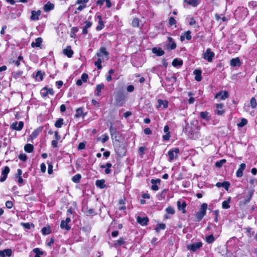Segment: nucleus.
I'll use <instances>...</instances> for the list:
<instances>
[{
    "instance_id": "f257e3e1",
    "label": "nucleus",
    "mask_w": 257,
    "mask_h": 257,
    "mask_svg": "<svg viewBox=\"0 0 257 257\" xmlns=\"http://www.w3.org/2000/svg\"><path fill=\"white\" fill-rule=\"evenodd\" d=\"M207 204L203 203L199 209V211L196 214V218L197 221H200L206 214V210L207 209Z\"/></svg>"
},
{
    "instance_id": "f03ea898",
    "label": "nucleus",
    "mask_w": 257,
    "mask_h": 257,
    "mask_svg": "<svg viewBox=\"0 0 257 257\" xmlns=\"http://www.w3.org/2000/svg\"><path fill=\"white\" fill-rule=\"evenodd\" d=\"M214 53L211 51L210 48H208L202 54V57L208 62H211L212 58L214 57Z\"/></svg>"
},
{
    "instance_id": "7ed1b4c3",
    "label": "nucleus",
    "mask_w": 257,
    "mask_h": 257,
    "mask_svg": "<svg viewBox=\"0 0 257 257\" xmlns=\"http://www.w3.org/2000/svg\"><path fill=\"white\" fill-rule=\"evenodd\" d=\"M180 152L179 149L178 148H175L172 150H170L168 154L169 157V161L171 162L174 159H176L178 158V154Z\"/></svg>"
},
{
    "instance_id": "20e7f679",
    "label": "nucleus",
    "mask_w": 257,
    "mask_h": 257,
    "mask_svg": "<svg viewBox=\"0 0 257 257\" xmlns=\"http://www.w3.org/2000/svg\"><path fill=\"white\" fill-rule=\"evenodd\" d=\"M202 246L201 242H198L195 243L187 245V248L188 250H191L193 252L195 251L197 249L200 248Z\"/></svg>"
},
{
    "instance_id": "39448f33",
    "label": "nucleus",
    "mask_w": 257,
    "mask_h": 257,
    "mask_svg": "<svg viewBox=\"0 0 257 257\" xmlns=\"http://www.w3.org/2000/svg\"><path fill=\"white\" fill-rule=\"evenodd\" d=\"M24 126V122L22 121L18 123L17 121L13 122L10 126V128L14 130L21 131Z\"/></svg>"
},
{
    "instance_id": "423d86ee",
    "label": "nucleus",
    "mask_w": 257,
    "mask_h": 257,
    "mask_svg": "<svg viewBox=\"0 0 257 257\" xmlns=\"http://www.w3.org/2000/svg\"><path fill=\"white\" fill-rule=\"evenodd\" d=\"M124 98L125 96L122 93L120 92H118L116 93L115 96V99L116 103L118 105H121L122 103V102L123 101Z\"/></svg>"
},
{
    "instance_id": "0eeeda50",
    "label": "nucleus",
    "mask_w": 257,
    "mask_h": 257,
    "mask_svg": "<svg viewBox=\"0 0 257 257\" xmlns=\"http://www.w3.org/2000/svg\"><path fill=\"white\" fill-rule=\"evenodd\" d=\"M252 195L253 192L250 191L248 193L247 195L243 196L242 200H240L239 202L240 204L245 205L248 203L251 200Z\"/></svg>"
},
{
    "instance_id": "6e6552de",
    "label": "nucleus",
    "mask_w": 257,
    "mask_h": 257,
    "mask_svg": "<svg viewBox=\"0 0 257 257\" xmlns=\"http://www.w3.org/2000/svg\"><path fill=\"white\" fill-rule=\"evenodd\" d=\"M223 104L222 103H219L216 104V110L215 113L219 115H222L225 113V110L223 108Z\"/></svg>"
},
{
    "instance_id": "1a4fd4ad",
    "label": "nucleus",
    "mask_w": 257,
    "mask_h": 257,
    "mask_svg": "<svg viewBox=\"0 0 257 257\" xmlns=\"http://www.w3.org/2000/svg\"><path fill=\"white\" fill-rule=\"evenodd\" d=\"M168 43L166 45L167 49L173 50L176 48V43L173 41L172 38L168 37Z\"/></svg>"
},
{
    "instance_id": "9d476101",
    "label": "nucleus",
    "mask_w": 257,
    "mask_h": 257,
    "mask_svg": "<svg viewBox=\"0 0 257 257\" xmlns=\"http://www.w3.org/2000/svg\"><path fill=\"white\" fill-rule=\"evenodd\" d=\"M103 55H104L105 57H108L109 56V53L108 51H107L105 47H101L99 50V51L96 53V55L100 58L102 57Z\"/></svg>"
},
{
    "instance_id": "9b49d317",
    "label": "nucleus",
    "mask_w": 257,
    "mask_h": 257,
    "mask_svg": "<svg viewBox=\"0 0 257 257\" xmlns=\"http://www.w3.org/2000/svg\"><path fill=\"white\" fill-rule=\"evenodd\" d=\"M41 94L43 97H45L47 95H48L49 94H50L51 95H53L54 91L52 88L48 89L46 87H45L42 90Z\"/></svg>"
},
{
    "instance_id": "f8f14e48",
    "label": "nucleus",
    "mask_w": 257,
    "mask_h": 257,
    "mask_svg": "<svg viewBox=\"0 0 257 257\" xmlns=\"http://www.w3.org/2000/svg\"><path fill=\"white\" fill-rule=\"evenodd\" d=\"M10 172V168L8 166H6L2 172V175L3 177L0 178L1 182H4L6 180L7 175Z\"/></svg>"
},
{
    "instance_id": "ddd939ff",
    "label": "nucleus",
    "mask_w": 257,
    "mask_h": 257,
    "mask_svg": "<svg viewBox=\"0 0 257 257\" xmlns=\"http://www.w3.org/2000/svg\"><path fill=\"white\" fill-rule=\"evenodd\" d=\"M41 14L40 10L37 11H32L31 12V19L33 21H37L39 19V16Z\"/></svg>"
},
{
    "instance_id": "4468645a",
    "label": "nucleus",
    "mask_w": 257,
    "mask_h": 257,
    "mask_svg": "<svg viewBox=\"0 0 257 257\" xmlns=\"http://www.w3.org/2000/svg\"><path fill=\"white\" fill-rule=\"evenodd\" d=\"M178 208L179 210H181L183 213L186 212L185 207L186 206V203L184 201H178L177 202Z\"/></svg>"
},
{
    "instance_id": "2eb2a0df",
    "label": "nucleus",
    "mask_w": 257,
    "mask_h": 257,
    "mask_svg": "<svg viewBox=\"0 0 257 257\" xmlns=\"http://www.w3.org/2000/svg\"><path fill=\"white\" fill-rule=\"evenodd\" d=\"M246 165L244 163H241L239 168L236 171V175L237 177H241L243 175V171L245 169Z\"/></svg>"
},
{
    "instance_id": "dca6fc26",
    "label": "nucleus",
    "mask_w": 257,
    "mask_h": 257,
    "mask_svg": "<svg viewBox=\"0 0 257 257\" xmlns=\"http://www.w3.org/2000/svg\"><path fill=\"white\" fill-rule=\"evenodd\" d=\"M12 253L11 249H6L3 250H0V257H10Z\"/></svg>"
},
{
    "instance_id": "f3484780",
    "label": "nucleus",
    "mask_w": 257,
    "mask_h": 257,
    "mask_svg": "<svg viewBox=\"0 0 257 257\" xmlns=\"http://www.w3.org/2000/svg\"><path fill=\"white\" fill-rule=\"evenodd\" d=\"M137 220V222L142 225H146L149 221V218L147 217L138 216Z\"/></svg>"
},
{
    "instance_id": "a211bd4d",
    "label": "nucleus",
    "mask_w": 257,
    "mask_h": 257,
    "mask_svg": "<svg viewBox=\"0 0 257 257\" xmlns=\"http://www.w3.org/2000/svg\"><path fill=\"white\" fill-rule=\"evenodd\" d=\"M63 52L64 55L69 58L72 57L73 54V51L70 46H67L66 49H64Z\"/></svg>"
},
{
    "instance_id": "6ab92c4d",
    "label": "nucleus",
    "mask_w": 257,
    "mask_h": 257,
    "mask_svg": "<svg viewBox=\"0 0 257 257\" xmlns=\"http://www.w3.org/2000/svg\"><path fill=\"white\" fill-rule=\"evenodd\" d=\"M228 96H229V95H228L227 92L224 91V92H219L217 93L216 94L215 97L218 98V97H220V99L221 100H224L226 98H228Z\"/></svg>"
},
{
    "instance_id": "aec40b11",
    "label": "nucleus",
    "mask_w": 257,
    "mask_h": 257,
    "mask_svg": "<svg viewBox=\"0 0 257 257\" xmlns=\"http://www.w3.org/2000/svg\"><path fill=\"white\" fill-rule=\"evenodd\" d=\"M43 127H39L35 130L30 136V137L33 139L37 137V136L42 132Z\"/></svg>"
},
{
    "instance_id": "412c9836",
    "label": "nucleus",
    "mask_w": 257,
    "mask_h": 257,
    "mask_svg": "<svg viewBox=\"0 0 257 257\" xmlns=\"http://www.w3.org/2000/svg\"><path fill=\"white\" fill-rule=\"evenodd\" d=\"M152 52L158 56H161L164 54V51L160 48H153L152 49Z\"/></svg>"
},
{
    "instance_id": "4be33fe9",
    "label": "nucleus",
    "mask_w": 257,
    "mask_h": 257,
    "mask_svg": "<svg viewBox=\"0 0 257 257\" xmlns=\"http://www.w3.org/2000/svg\"><path fill=\"white\" fill-rule=\"evenodd\" d=\"M97 18L98 19V25L96 27V30L97 31H100L104 28V25L102 20L101 16H97Z\"/></svg>"
},
{
    "instance_id": "5701e85b",
    "label": "nucleus",
    "mask_w": 257,
    "mask_h": 257,
    "mask_svg": "<svg viewBox=\"0 0 257 257\" xmlns=\"http://www.w3.org/2000/svg\"><path fill=\"white\" fill-rule=\"evenodd\" d=\"M193 73L195 75V80H196L197 81H200L202 79L201 71L200 70L195 69Z\"/></svg>"
},
{
    "instance_id": "b1692460",
    "label": "nucleus",
    "mask_w": 257,
    "mask_h": 257,
    "mask_svg": "<svg viewBox=\"0 0 257 257\" xmlns=\"http://www.w3.org/2000/svg\"><path fill=\"white\" fill-rule=\"evenodd\" d=\"M191 31L188 30L187 31V32H186L185 33H184V35L181 36V37H180V39L182 41L184 40L185 38L187 40H191Z\"/></svg>"
},
{
    "instance_id": "393cba45",
    "label": "nucleus",
    "mask_w": 257,
    "mask_h": 257,
    "mask_svg": "<svg viewBox=\"0 0 257 257\" xmlns=\"http://www.w3.org/2000/svg\"><path fill=\"white\" fill-rule=\"evenodd\" d=\"M42 42V39L41 38H38L35 40V42H33L31 43V46L33 48L37 47H39L40 46Z\"/></svg>"
},
{
    "instance_id": "a878e982",
    "label": "nucleus",
    "mask_w": 257,
    "mask_h": 257,
    "mask_svg": "<svg viewBox=\"0 0 257 257\" xmlns=\"http://www.w3.org/2000/svg\"><path fill=\"white\" fill-rule=\"evenodd\" d=\"M54 4L50 2H48L44 6V10L45 12H49L51 10H52L54 9Z\"/></svg>"
},
{
    "instance_id": "bb28decb",
    "label": "nucleus",
    "mask_w": 257,
    "mask_h": 257,
    "mask_svg": "<svg viewBox=\"0 0 257 257\" xmlns=\"http://www.w3.org/2000/svg\"><path fill=\"white\" fill-rule=\"evenodd\" d=\"M85 26L82 30V34L83 35H86L88 33L87 29L92 26V23L88 21L85 22Z\"/></svg>"
},
{
    "instance_id": "cd10ccee",
    "label": "nucleus",
    "mask_w": 257,
    "mask_h": 257,
    "mask_svg": "<svg viewBox=\"0 0 257 257\" xmlns=\"http://www.w3.org/2000/svg\"><path fill=\"white\" fill-rule=\"evenodd\" d=\"M44 75V73H43L41 71L39 70L37 72L35 78L36 80L41 81L43 80Z\"/></svg>"
},
{
    "instance_id": "c85d7f7f",
    "label": "nucleus",
    "mask_w": 257,
    "mask_h": 257,
    "mask_svg": "<svg viewBox=\"0 0 257 257\" xmlns=\"http://www.w3.org/2000/svg\"><path fill=\"white\" fill-rule=\"evenodd\" d=\"M240 61L238 58H233L230 60V64L231 66L235 67L240 65Z\"/></svg>"
},
{
    "instance_id": "c756f323",
    "label": "nucleus",
    "mask_w": 257,
    "mask_h": 257,
    "mask_svg": "<svg viewBox=\"0 0 257 257\" xmlns=\"http://www.w3.org/2000/svg\"><path fill=\"white\" fill-rule=\"evenodd\" d=\"M110 134L112 138L116 139V129L112 125H111L109 128Z\"/></svg>"
},
{
    "instance_id": "7c9ffc66",
    "label": "nucleus",
    "mask_w": 257,
    "mask_h": 257,
    "mask_svg": "<svg viewBox=\"0 0 257 257\" xmlns=\"http://www.w3.org/2000/svg\"><path fill=\"white\" fill-rule=\"evenodd\" d=\"M96 185L97 187L101 189H103L106 187L104 180H97L96 181Z\"/></svg>"
},
{
    "instance_id": "2f4dec72",
    "label": "nucleus",
    "mask_w": 257,
    "mask_h": 257,
    "mask_svg": "<svg viewBox=\"0 0 257 257\" xmlns=\"http://www.w3.org/2000/svg\"><path fill=\"white\" fill-rule=\"evenodd\" d=\"M231 197H229L226 200L224 201L222 203V207L223 209H228L230 207L229 203L230 202Z\"/></svg>"
},
{
    "instance_id": "473e14b6",
    "label": "nucleus",
    "mask_w": 257,
    "mask_h": 257,
    "mask_svg": "<svg viewBox=\"0 0 257 257\" xmlns=\"http://www.w3.org/2000/svg\"><path fill=\"white\" fill-rule=\"evenodd\" d=\"M60 227L62 229H65L67 231L71 229L70 226L68 225V223L65 222L64 220H62L61 222Z\"/></svg>"
},
{
    "instance_id": "72a5a7b5",
    "label": "nucleus",
    "mask_w": 257,
    "mask_h": 257,
    "mask_svg": "<svg viewBox=\"0 0 257 257\" xmlns=\"http://www.w3.org/2000/svg\"><path fill=\"white\" fill-rule=\"evenodd\" d=\"M104 87V85L103 84H100L96 85V95L97 96H100L101 94V89H103Z\"/></svg>"
},
{
    "instance_id": "f704fd0d",
    "label": "nucleus",
    "mask_w": 257,
    "mask_h": 257,
    "mask_svg": "<svg viewBox=\"0 0 257 257\" xmlns=\"http://www.w3.org/2000/svg\"><path fill=\"white\" fill-rule=\"evenodd\" d=\"M33 149H34L33 146L30 144H27L24 147L25 151L28 153L32 152L33 151Z\"/></svg>"
},
{
    "instance_id": "c9c22d12",
    "label": "nucleus",
    "mask_w": 257,
    "mask_h": 257,
    "mask_svg": "<svg viewBox=\"0 0 257 257\" xmlns=\"http://www.w3.org/2000/svg\"><path fill=\"white\" fill-rule=\"evenodd\" d=\"M81 178V175L79 174H77L74 175L73 177H72V180L74 183H78L80 182Z\"/></svg>"
},
{
    "instance_id": "e433bc0d",
    "label": "nucleus",
    "mask_w": 257,
    "mask_h": 257,
    "mask_svg": "<svg viewBox=\"0 0 257 257\" xmlns=\"http://www.w3.org/2000/svg\"><path fill=\"white\" fill-rule=\"evenodd\" d=\"M63 119L62 118H59L55 123V127L57 128H60L61 127L62 124H63Z\"/></svg>"
},
{
    "instance_id": "4c0bfd02",
    "label": "nucleus",
    "mask_w": 257,
    "mask_h": 257,
    "mask_svg": "<svg viewBox=\"0 0 257 257\" xmlns=\"http://www.w3.org/2000/svg\"><path fill=\"white\" fill-rule=\"evenodd\" d=\"M119 205H120L119 208L120 210H125L126 207L125 206L124 200L122 199H119L118 201Z\"/></svg>"
},
{
    "instance_id": "58836bf2",
    "label": "nucleus",
    "mask_w": 257,
    "mask_h": 257,
    "mask_svg": "<svg viewBox=\"0 0 257 257\" xmlns=\"http://www.w3.org/2000/svg\"><path fill=\"white\" fill-rule=\"evenodd\" d=\"M183 64V61L182 60L175 59L172 62V65L173 66H181Z\"/></svg>"
},
{
    "instance_id": "ea45409f",
    "label": "nucleus",
    "mask_w": 257,
    "mask_h": 257,
    "mask_svg": "<svg viewBox=\"0 0 257 257\" xmlns=\"http://www.w3.org/2000/svg\"><path fill=\"white\" fill-rule=\"evenodd\" d=\"M83 109L82 108H77L76 110V113L75 114V117H80L83 115Z\"/></svg>"
},
{
    "instance_id": "a19ab883",
    "label": "nucleus",
    "mask_w": 257,
    "mask_h": 257,
    "mask_svg": "<svg viewBox=\"0 0 257 257\" xmlns=\"http://www.w3.org/2000/svg\"><path fill=\"white\" fill-rule=\"evenodd\" d=\"M124 243V240L122 238H120L119 239L115 241L114 245L115 247H117L118 245H122Z\"/></svg>"
},
{
    "instance_id": "79ce46f5",
    "label": "nucleus",
    "mask_w": 257,
    "mask_h": 257,
    "mask_svg": "<svg viewBox=\"0 0 257 257\" xmlns=\"http://www.w3.org/2000/svg\"><path fill=\"white\" fill-rule=\"evenodd\" d=\"M158 102L159 103V105L160 106H161L162 105H163V107L164 108H167L168 107V102L167 100H162L161 99H159L158 100Z\"/></svg>"
},
{
    "instance_id": "37998d69",
    "label": "nucleus",
    "mask_w": 257,
    "mask_h": 257,
    "mask_svg": "<svg viewBox=\"0 0 257 257\" xmlns=\"http://www.w3.org/2000/svg\"><path fill=\"white\" fill-rule=\"evenodd\" d=\"M33 252L36 253L35 257H40V255L43 254V252L41 251L39 248H34Z\"/></svg>"
},
{
    "instance_id": "c03bdc74",
    "label": "nucleus",
    "mask_w": 257,
    "mask_h": 257,
    "mask_svg": "<svg viewBox=\"0 0 257 257\" xmlns=\"http://www.w3.org/2000/svg\"><path fill=\"white\" fill-rule=\"evenodd\" d=\"M166 227V225L164 223H160L158 224L157 225V227L156 228V231L157 232H159L160 230H163L165 229Z\"/></svg>"
},
{
    "instance_id": "a18cd8bd",
    "label": "nucleus",
    "mask_w": 257,
    "mask_h": 257,
    "mask_svg": "<svg viewBox=\"0 0 257 257\" xmlns=\"http://www.w3.org/2000/svg\"><path fill=\"white\" fill-rule=\"evenodd\" d=\"M247 121L245 118H242L240 121L237 123V126L242 127L247 124Z\"/></svg>"
},
{
    "instance_id": "49530a36",
    "label": "nucleus",
    "mask_w": 257,
    "mask_h": 257,
    "mask_svg": "<svg viewBox=\"0 0 257 257\" xmlns=\"http://www.w3.org/2000/svg\"><path fill=\"white\" fill-rule=\"evenodd\" d=\"M206 240L207 243H211L215 240V238L213 235L211 234L206 237Z\"/></svg>"
},
{
    "instance_id": "de8ad7c7",
    "label": "nucleus",
    "mask_w": 257,
    "mask_h": 257,
    "mask_svg": "<svg viewBox=\"0 0 257 257\" xmlns=\"http://www.w3.org/2000/svg\"><path fill=\"white\" fill-rule=\"evenodd\" d=\"M41 231L42 233L44 235L49 234L51 232L50 228L49 227H44L43 228H42Z\"/></svg>"
},
{
    "instance_id": "09e8293b",
    "label": "nucleus",
    "mask_w": 257,
    "mask_h": 257,
    "mask_svg": "<svg viewBox=\"0 0 257 257\" xmlns=\"http://www.w3.org/2000/svg\"><path fill=\"white\" fill-rule=\"evenodd\" d=\"M101 62L102 61L101 58H99L98 60L94 63L95 66H96L97 68L99 70L101 69L102 68Z\"/></svg>"
},
{
    "instance_id": "8fccbe9b",
    "label": "nucleus",
    "mask_w": 257,
    "mask_h": 257,
    "mask_svg": "<svg viewBox=\"0 0 257 257\" xmlns=\"http://www.w3.org/2000/svg\"><path fill=\"white\" fill-rule=\"evenodd\" d=\"M132 25L134 27H138L139 26V20L138 18H134L132 22Z\"/></svg>"
},
{
    "instance_id": "3c124183",
    "label": "nucleus",
    "mask_w": 257,
    "mask_h": 257,
    "mask_svg": "<svg viewBox=\"0 0 257 257\" xmlns=\"http://www.w3.org/2000/svg\"><path fill=\"white\" fill-rule=\"evenodd\" d=\"M106 167L105 168V173L106 174H109L111 172V169H110V168L112 166V165L111 163H107L106 164Z\"/></svg>"
},
{
    "instance_id": "603ef678",
    "label": "nucleus",
    "mask_w": 257,
    "mask_h": 257,
    "mask_svg": "<svg viewBox=\"0 0 257 257\" xmlns=\"http://www.w3.org/2000/svg\"><path fill=\"white\" fill-rule=\"evenodd\" d=\"M250 105L252 108H256V107L257 106V103L256 101V99L254 97H252L251 98L250 101Z\"/></svg>"
},
{
    "instance_id": "864d4df0",
    "label": "nucleus",
    "mask_w": 257,
    "mask_h": 257,
    "mask_svg": "<svg viewBox=\"0 0 257 257\" xmlns=\"http://www.w3.org/2000/svg\"><path fill=\"white\" fill-rule=\"evenodd\" d=\"M188 95L190 97L188 100V103L189 104H193L195 101L194 98L192 97L193 95V93L192 92H189Z\"/></svg>"
},
{
    "instance_id": "5fc2aeb1",
    "label": "nucleus",
    "mask_w": 257,
    "mask_h": 257,
    "mask_svg": "<svg viewBox=\"0 0 257 257\" xmlns=\"http://www.w3.org/2000/svg\"><path fill=\"white\" fill-rule=\"evenodd\" d=\"M226 160L222 159L219 161L216 162L215 163V166L218 168H220L223 165V164H224Z\"/></svg>"
},
{
    "instance_id": "6e6d98bb",
    "label": "nucleus",
    "mask_w": 257,
    "mask_h": 257,
    "mask_svg": "<svg viewBox=\"0 0 257 257\" xmlns=\"http://www.w3.org/2000/svg\"><path fill=\"white\" fill-rule=\"evenodd\" d=\"M230 186V183L227 181H224L222 182V187H223L226 191H228V188Z\"/></svg>"
},
{
    "instance_id": "4d7b16f0",
    "label": "nucleus",
    "mask_w": 257,
    "mask_h": 257,
    "mask_svg": "<svg viewBox=\"0 0 257 257\" xmlns=\"http://www.w3.org/2000/svg\"><path fill=\"white\" fill-rule=\"evenodd\" d=\"M166 211L167 213L174 214L175 213V210L173 208L171 207H168L166 208Z\"/></svg>"
},
{
    "instance_id": "13d9d810",
    "label": "nucleus",
    "mask_w": 257,
    "mask_h": 257,
    "mask_svg": "<svg viewBox=\"0 0 257 257\" xmlns=\"http://www.w3.org/2000/svg\"><path fill=\"white\" fill-rule=\"evenodd\" d=\"M23 74V72L22 71H19V72H14L12 73V75L13 77L15 78H17L19 77L20 76H21Z\"/></svg>"
},
{
    "instance_id": "bf43d9fd",
    "label": "nucleus",
    "mask_w": 257,
    "mask_h": 257,
    "mask_svg": "<svg viewBox=\"0 0 257 257\" xmlns=\"http://www.w3.org/2000/svg\"><path fill=\"white\" fill-rule=\"evenodd\" d=\"M198 0H190L188 2V4L193 7H196L198 5Z\"/></svg>"
},
{
    "instance_id": "052dcab7",
    "label": "nucleus",
    "mask_w": 257,
    "mask_h": 257,
    "mask_svg": "<svg viewBox=\"0 0 257 257\" xmlns=\"http://www.w3.org/2000/svg\"><path fill=\"white\" fill-rule=\"evenodd\" d=\"M88 78V76L86 73H83L81 77V80L84 82H86Z\"/></svg>"
},
{
    "instance_id": "680f3d73",
    "label": "nucleus",
    "mask_w": 257,
    "mask_h": 257,
    "mask_svg": "<svg viewBox=\"0 0 257 257\" xmlns=\"http://www.w3.org/2000/svg\"><path fill=\"white\" fill-rule=\"evenodd\" d=\"M176 23V21L173 17H170L169 20V24L170 26H173L175 25Z\"/></svg>"
},
{
    "instance_id": "e2e57ef3",
    "label": "nucleus",
    "mask_w": 257,
    "mask_h": 257,
    "mask_svg": "<svg viewBox=\"0 0 257 257\" xmlns=\"http://www.w3.org/2000/svg\"><path fill=\"white\" fill-rule=\"evenodd\" d=\"M86 214L87 215H91L95 214V212L93 209L89 208L86 211Z\"/></svg>"
},
{
    "instance_id": "0e129e2a",
    "label": "nucleus",
    "mask_w": 257,
    "mask_h": 257,
    "mask_svg": "<svg viewBox=\"0 0 257 257\" xmlns=\"http://www.w3.org/2000/svg\"><path fill=\"white\" fill-rule=\"evenodd\" d=\"M102 139H101V142L103 143H105L106 141H107L109 139V137L108 136L106 135V134H104V135H103L102 136Z\"/></svg>"
},
{
    "instance_id": "69168bd1",
    "label": "nucleus",
    "mask_w": 257,
    "mask_h": 257,
    "mask_svg": "<svg viewBox=\"0 0 257 257\" xmlns=\"http://www.w3.org/2000/svg\"><path fill=\"white\" fill-rule=\"evenodd\" d=\"M6 206L8 208L11 209L13 206V203L11 201H7L6 202Z\"/></svg>"
},
{
    "instance_id": "338daca9",
    "label": "nucleus",
    "mask_w": 257,
    "mask_h": 257,
    "mask_svg": "<svg viewBox=\"0 0 257 257\" xmlns=\"http://www.w3.org/2000/svg\"><path fill=\"white\" fill-rule=\"evenodd\" d=\"M19 159L23 161H26L27 159V157L25 154H21L19 156Z\"/></svg>"
},
{
    "instance_id": "774afa93",
    "label": "nucleus",
    "mask_w": 257,
    "mask_h": 257,
    "mask_svg": "<svg viewBox=\"0 0 257 257\" xmlns=\"http://www.w3.org/2000/svg\"><path fill=\"white\" fill-rule=\"evenodd\" d=\"M88 0H77L76 3L80 5H86L88 3Z\"/></svg>"
}]
</instances>
